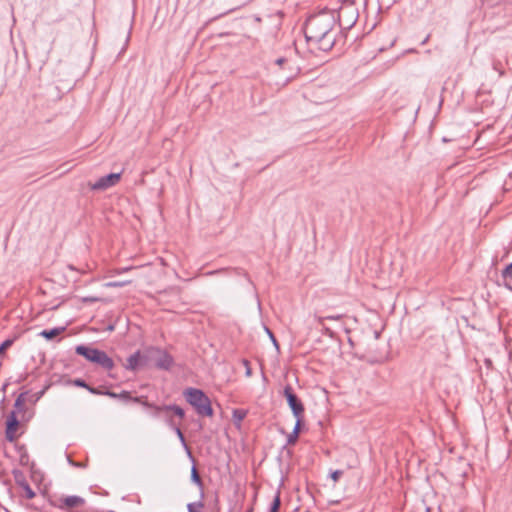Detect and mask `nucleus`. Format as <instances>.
Listing matches in <instances>:
<instances>
[{
    "instance_id": "obj_12",
    "label": "nucleus",
    "mask_w": 512,
    "mask_h": 512,
    "mask_svg": "<svg viewBox=\"0 0 512 512\" xmlns=\"http://www.w3.org/2000/svg\"><path fill=\"white\" fill-rule=\"evenodd\" d=\"M145 359L146 357L142 356L140 351H136L127 358L125 368L127 370L135 371L140 366L145 365Z\"/></svg>"
},
{
    "instance_id": "obj_17",
    "label": "nucleus",
    "mask_w": 512,
    "mask_h": 512,
    "mask_svg": "<svg viewBox=\"0 0 512 512\" xmlns=\"http://www.w3.org/2000/svg\"><path fill=\"white\" fill-rule=\"evenodd\" d=\"M65 329V327H54L51 329H44L39 333V335L45 338L46 340H53L54 338L62 334L65 331Z\"/></svg>"
},
{
    "instance_id": "obj_45",
    "label": "nucleus",
    "mask_w": 512,
    "mask_h": 512,
    "mask_svg": "<svg viewBox=\"0 0 512 512\" xmlns=\"http://www.w3.org/2000/svg\"><path fill=\"white\" fill-rule=\"evenodd\" d=\"M74 466L76 467H84V465L80 464V463H73Z\"/></svg>"
},
{
    "instance_id": "obj_7",
    "label": "nucleus",
    "mask_w": 512,
    "mask_h": 512,
    "mask_svg": "<svg viewBox=\"0 0 512 512\" xmlns=\"http://www.w3.org/2000/svg\"><path fill=\"white\" fill-rule=\"evenodd\" d=\"M147 352L155 357V367L158 369L169 371L174 365L172 355L161 348L151 347Z\"/></svg>"
},
{
    "instance_id": "obj_26",
    "label": "nucleus",
    "mask_w": 512,
    "mask_h": 512,
    "mask_svg": "<svg viewBox=\"0 0 512 512\" xmlns=\"http://www.w3.org/2000/svg\"><path fill=\"white\" fill-rule=\"evenodd\" d=\"M14 341H15V338H9V339H6L5 341H3L0 344V355L5 353V351L13 345Z\"/></svg>"
},
{
    "instance_id": "obj_2",
    "label": "nucleus",
    "mask_w": 512,
    "mask_h": 512,
    "mask_svg": "<svg viewBox=\"0 0 512 512\" xmlns=\"http://www.w3.org/2000/svg\"><path fill=\"white\" fill-rule=\"evenodd\" d=\"M183 396L199 416L212 417L214 415L211 400L203 390L188 387L183 391Z\"/></svg>"
},
{
    "instance_id": "obj_19",
    "label": "nucleus",
    "mask_w": 512,
    "mask_h": 512,
    "mask_svg": "<svg viewBox=\"0 0 512 512\" xmlns=\"http://www.w3.org/2000/svg\"><path fill=\"white\" fill-rule=\"evenodd\" d=\"M12 475H13V478L15 480V483L19 486V487H23L25 484H27V480H26V476L24 474V472L20 469H13L12 470Z\"/></svg>"
},
{
    "instance_id": "obj_4",
    "label": "nucleus",
    "mask_w": 512,
    "mask_h": 512,
    "mask_svg": "<svg viewBox=\"0 0 512 512\" xmlns=\"http://www.w3.org/2000/svg\"><path fill=\"white\" fill-rule=\"evenodd\" d=\"M48 502L55 508L68 511L83 506L85 504V499L77 495L66 497L50 496Z\"/></svg>"
},
{
    "instance_id": "obj_1",
    "label": "nucleus",
    "mask_w": 512,
    "mask_h": 512,
    "mask_svg": "<svg viewBox=\"0 0 512 512\" xmlns=\"http://www.w3.org/2000/svg\"><path fill=\"white\" fill-rule=\"evenodd\" d=\"M336 15L334 10H323L311 15L305 22L304 34L308 43H313L319 50L330 51L336 42Z\"/></svg>"
},
{
    "instance_id": "obj_43",
    "label": "nucleus",
    "mask_w": 512,
    "mask_h": 512,
    "mask_svg": "<svg viewBox=\"0 0 512 512\" xmlns=\"http://www.w3.org/2000/svg\"><path fill=\"white\" fill-rule=\"evenodd\" d=\"M107 286H110V287H121L122 283H120V282H110V283L107 284Z\"/></svg>"
},
{
    "instance_id": "obj_34",
    "label": "nucleus",
    "mask_w": 512,
    "mask_h": 512,
    "mask_svg": "<svg viewBox=\"0 0 512 512\" xmlns=\"http://www.w3.org/2000/svg\"><path fill=\"white\" fill-rule=\"evenodd\" d=\"M88 391L94 395H104V393H105V390H102L101 388H96L93 386H90V388H88Z\"/></svg>"
},
{
    "instance_id": "obj_30",
    "label": "nucleus",
    "mask_w": 512,
    "mask_h": 512,
    "mask_svg": "<svg viewBox=\"0 0 512 512\" xmlns=\"http://www.w3.org/2000/svg\"><path fill=\"white\" fill-rule=\"evenodd\" d=\"M304 416L305 415H301V416H294L295 419H296V423H295V426H294V430L297 431L298 433L301 432V429H302V426L304 425Z\"/></svg>"
},
{
    "instance_id": "obj_27",
    "label": "nucleus",
    "mask_w": 512,
    "mask_h": 512,
    "mask_svg": "<svg viewBox=\"0 0 512 512\" xmlns=\"http://www.w3.org/2000/svg\"><path fill=\"white\" fill-rule=\"evenodd\" d=\"M299 435L300 433L293 429L292 432L287 436V445H295L298 441Z\"/></svg>"
},
{
    "instance_id": "obj_38",
    "label": "nucleus",
    "mask_w": 512,
    "mask_h": 512,
    "mask_svg": "<svg viewBox=\"0 0 512 512\" xmlns=\"http://www.w3.org/2000/svg\"><path fill=\"white\" fill-rule=\"evenodd\" d=\"M243 364L245 365L246 375L251 376L252 369L250 367V362L247 359H243Z\"/></svg>"
},
{
    "instance_id": "obj_16",
    "label": "nucleus",
    "mask_w": 512,
    "mask_h": 512,
    "mask_svg": "<svg viewBox=\"0 0 512 512\" xmlns=\"http://www.w3.org/2000/svg\"><path fill=\"white\" fill-rule=\"evenodd\" d=\"M503 285L512 291V262L501 271Z\"/></svg>"
},
{
    "instance_id": "obj_14",
    "label": "nucleus",
    "mask_w": 512,
    "mask_h": 512,
    "mask_svg": "<svg viewBox=\"0 0 512 512\" xmlns=\"http://www.w3.org/2000/svg\"><path fill=\"white\" fill-rule=\"evenodd\" d=\"M191 481L198 486V488L200 490V497H201V499H204V497H205L204 482H203L195 464H193V466L191 468Z\"/></svg>"
},
{
    "instance_id": "obj_28",
    "label": "nucleus",
    "mask_w": 512,
    "mask_h": 512,
    "mask_svg": "<svg viewBox=\"0 0 512 512\" xmlns=\"http://www.w3.org/2000/svg\"><path fill=\"white\" fill-rule=\"evenodd\" d=\"M101 300H102V298H100L98 296H85V297L80 298V301L85 304H92V303L100 302Z\"/></svg>"
},
{
    "instance_id": "obj_39",
    "label": "nucleus",
    "mask_w": 512,
    "mask_h": 512,
    "mask_svg": "<svg viewBox=\"0 0 512 512\" xmlns=\"http://www.w3.org/2000/svg\"><path fill=\"white\" fill-rule=\"evenodd\" d=\"M49 387H50V385H46L41 391L37 392L35 394V397H36L35 401L39 400L45 394V392L48 390Z\"/></svg>"
},
{
    "instance_id": "obj_3",
    "label": "nucleus",
    "mask_w": 512,
    "mask_h": 512,
    "mask_svg": "<svg viewBox=\"0 0 512 512\" xmlns=\"http://www.w3.org/2000/svg\"><path fill=\"white\" fill-rule=\"evenodd\" d=\"M335 15L336 23L338 22L340 29L349 30L359 18L358 7L353 0H344Z\"/></svg>"
},
{
    "instance_id": "obj_9",
    "label": "nucleus",
    "mask_w": 512,
    "mask_h": 512,
    "mask_svg": "<svg viewBox=\"0 0 512 512\" xmlns=\"http://www.w3.org/2000/svg\"><path fill=\"white\" fill-rule=\"evenodd\" d=\"M5 438L8 442H14L17 439V430L20 422L17 418L16 411H11L6 419Z\"/></svg>"
},
{
    "instance_id": "obj_32",
    "label": "nucleus",
    "mask_w": 512,
    "mask_h": 512,
    "mask_svg": "<svg viewBox=\"0 0 512 512\" xmlns=\"http://www.w3.org/2000/svg\"><path fill=\"white\" fill-rule=\"evenodd\" d=\"M321 331L324 335L330 337V338H334L335 337V332L332 331L329 327H327L326 325H323V328H321Z\"/></svg>"
},
{
    "instance_id": "obj_10",
    "label": "nucleus",
    "mask_w": 512,
    "mask_h": 512,
    "mask_svg": "<svg viewBox=\"0 0 512 512\" xmlns=\"http://www.w3.org/2000/svg\"><path fill=\"white\" fill-rule=\"evenodd\" d=\"M100 349L88 345H77L75 352L77 355L84 357L87 361L94 363Z\"/></svg>"
},
{
    "instance_id": "obj_46",
    "label": "nucleus",
    "mask_w": 512,
    "mask_h": 512,
    "mask_svg": "<svg viewBox=\"0 0 512 512\" xmlns=\"http://www.w3.org/2000/svg\"><path fill=\"white\" fill-rule=\"evenodd\" d=\"M246 512H253V508H252V507H250L249 509H247V511H246Z\"/></svg>"
},
{
    "instance_id": "obj_24",
    "label": "nucleus",
    "mask_w": 512,
    "mask_h": 512,
    "mask_svg": "<svg viewBox=\"0 0 512 512\" xmlns=\"http://www.w3.org/2000/svg\"><path fill=\"white\" fill-rule=\"evenodd\" d=\"M18 451H19V453H20V459H19L20 464H21L22 466H26V465H28V462H29V455H28V453H27V450H26L25 446H24V445L19 446V447H18Z\"/></svg>"
},
{
    "instance_id": "obj_20",
    "label": "nucleus",
    "mask_w": 512,
    "mask_h": 512,
    "mask_svg": "<svg viewBox=\"0 0 512 512\" xmlns=\"http://www.w3.org/2000/svg\"><path fill=\"white\" fill-rule=\"evenodd\" d=\"M248 411L245 409H234L232 412V418L236 425H240V423L245 419L247 416Z\"/></svg>"
},
{
    "instance_id": "obj_21",
    "label": "nucleus",
    "mask_w": 512,
    "mask_h": 512,
    "mask_svg": "<svg viewBox=\"0 0 512 512\" xmlns=\"http://www.w3.org/2000/svg\"><path fill=\"white\" fill-rule=\"evenodd\" d=\"M180 425L181 423L180 422H176V420H169V427L175 431V433L177 434L178 438L180 439V441L185 444L186 440H185V436L180 428Z\"/></svg>"
},
{
    "instance_id": "obj_36",
    "label": "nucleus",
    "mask_w": 512,
    "mask_h": 512,
    "mask_svg": "<svg viewBox=\"0 0 512 512\" xmlns=\"http://www.w3.org/2000/svg\"><path fill=\"white\" fill-rule=\"evenodd\" d=\"M314 320L316 321L317 323V326L323 328V325H325V316H319V315H314Z\"/></svg>"
},
{
    "instance_id": "obj_22",
    "label": "nucleus",
    "mask_w": 512,
    "mask_h": 512,
    "mask_svg": "<svg viewBox=\"0 0 512 512\" xmlns=\"http://www.w3.org/2000/svg\"><path fill=\"white\" fill-rule=\"evenodd\" d=\"M204 508L203 499L200 498L199 501L191 502L187 504L188 512H200Z\"/></svg>"
},
{
    "instance_id": "obj_37",
    "label": "nucleus",
    "mask_w": 512,
    "mask_h": 512,
    "mask_svg": "<svg viewBox=\"0 0 512 512\" xmlns=\"http://www.w3.org/2000/svg\"><path fill=\"white\" fill-rule=\"evenodd\" d=\"M314 320L316 321L317 323V326L323 328V325H325V316H319V315H314Z\"/></svg>"
},
{
    "instance_id": "obj_13",
    "label": "nucleus",
    "mask_w": 512,
    "mask_h": 512,
    "mask_svg": "<svg viewBox=\"0 0 512 512\" xmlns=\"http://www.w3.org/2000/svg\"><path fill=\"white\" fill-rule=\"evenodd\" d=\"M94 364H97L103 370L108 372H110L115 366L113 359L109 357L108 354L103 350L99 351L97 357L95 358Z\"/></svg>"
},
{
    "instance_id": "obj_23",
    "label": "nucleus",
    "mask_w": 512,
    "mask_h": 512,
    "mask_svg": "<svg viewBox=\"0 0 512 512\" xmlns=\"http://www.w3.org/2000/svg\"><path fill=\"white\" fill-rule=\"evenodd\" d=\"M280 507H281L280 491H277V493L270 505L269 512H279Z\"/></svg>"
},
{
    "instance_id": "obj_41",
    "label": "nucleus",
    "mask_w": 512,
    "mask_h": 512,
    "mask_svg": "<svg viewBox=\"0 0 512 512\" xmlns=\"http://www.w3.org/2000/svg\"><path fill=\"white\" fill-rule=\"evenodd\" d=\"M164 417H165V421L168 426H169V420H175V418H174L175 416L173 415V413L164 414Z\"/></svg>"
},
{
    "instance_id": "obj_40",
    "label": "nucleus",
    "mask_w": 512,
    "mask_h": 512,
    "mask_svg": "<svg viewBox=\"0 0 512 512\" xmlns=\"http://www.w3.org/2000/svg\"><path fill=\"white\" fill-rule=\"evenodd\" d=\"M266 331L268 332L269 336H270V339L272 340V342L274 343V345L278 348V342H277V339L276 337L274 336V334L268 329L266 328Z\"/></svg>"
},
{
    "instance_id": "obj_48",
    "label": "nucleus",
    "mask_w": 512,
    "mask_h": 512,
    "mask_svg": "<svg viewBox=\"0 0 512 512\" xmlns=\"http://www.w3.org/2000/svg\"><path fill=\"white\" fill-rule=\"evenodd\" d=\"M426 512H431V509H430V508H427V509H426Z\"/></svg>"
},
{
    "instance_id": "obj_11",
    "label": "nucleus",
    "mask_w": 512,
    "mask_h": 512,
    "mask_svg": "<svg viewBox=\"0 0 512 512\" xmlns=\"http://www.w3.org/2000/svg\"><path fill=\"white\" fill-rule=\"evenodd\" d=\"M104 395L114 398V399H120L125 402L133 401L135 403H140L142 405H143V402H148L147 400H143V397H132L131 393L129 391H122L121 393L118 394L111 390L106 389Z\"/></svg>"
},
{
    "instance_id": "obj_44",
    "label": "nucleus",
    "mask_w": 512,
    "mask_h": 512,
    "mask_svg": "<svg viewBox=\"0 0 512 512\" xmlns=\"http://www.w3.org/2000/svg\"><path fill=\"white\" fill-rule=\"evenodd\" d=\"M430 35H427V37L421 42L422 45H425L429 40Z\"/></svg>"
},
{
    "instance_id": "obj_15",
    "label": "nucleus",
    "mask_w": 512,
    "mask_h": 512,
    "mask_svg": "<svg viewBox=\"0 0 512 512\" xmlns=\"http://www.w3.org/2000/svg\"><path fill=\"white\" fill-rule=\"evenodd\" d=\"M226 271H232L237 276H243V277H245L251 283V279H250V276H249L248 272L245 269L240 268V267L222 268V269L210 271L207 274L208 275H215V274H220V273H223V272H226Z\"/></svg>"
},
{
    "instance_id": "obj_18",
    "label": "nucleus",
    "mask_w": 512,
    "mask_h": 512,
    "mask_svg": "<svg viewBox=\"0 0 512 512\" xmlns=\"http://www.w3.org/2000/svg\"><path fill=\"white\" fill-rule=\"evenodd\" d=\"M27 394H28V392H23V393L19 394V396L16 398L15 403H14V408H15L14 411H16V414L25 411V409H26L25 402H26Z\"/></svg>"
},
{
    "instance_id": "obj_6",
    "label": "nucleus",
    "mask_w": 512,
    "mask_h": 512,
    "mask_svg": "<svg viewBox=\"0 0 512 512\" xmlns=\"http://www.w3.org/2000/svg\"><path fill=\"white\" fill-rule=\"evenodd\" d=\"M143 406L152 409L154 411L153 416L159 417L161 414H169L173 413L175 417H178L180 420L184 419L185 411L183 408L176 404H164V405H156L151 402H143Z\"/></svg>"
},
{
    "instance_id": "obj_35",
    "label": "nucleus",
    "mask_w": 512,
    "mask_h": 512,
    "mask_svg": "<svg viewBox=\"0 0 512 512\" xmlns=\"http://www.w3.org/2000/svg\"><path fill=\"white\" fill-rule=\"evenodd\" d=\"M288 63L289 60L285 57H279L278 59L275 60V64L280 66L281 68H284V66Z\"/></svg>"
},
{
    "instance_id": "obj_42",
    "label": "nucleus",
    "mask_w": 512,
    "mask_h": 512,
    "mask_svg": "<svg viewBox=\"0 0 512 512\" xmlns=\"http://www.w3.org/2000/svg\"><path fill=\"white\" fill-rule=\"evenodd\" d=\"M341 318H342L341 315H327V316H325L326 320H339Z\"/></svg>"
},
{
    "instance_id": "obj_31",
    "label": "nucleus",
    "mask_w": 512,
    "mask_h": 512,
    "mask_svg": "<svg viewBox=\"0 0 512 512\" xmlns=\"http://www.w3.org/2000/svg\"><path fill=\"white\" fill-rule=\"evenodd\" d=\"M397 0H379V8L382 9H389L392 7Z\"/></svg>"
},
{
    "instance_id": "obj_47",
    "label": "nucleus",
    "mask_w": 512,
    "mask_h": 512,
    "mask_svg": "<svg viewBox=\"0 0 512 512\" xmlns=\"http://www.w3.org/2000/svg\"><path fill=\"white\" fill-rule=\"evenodd\" d=\"M290 78H292V75H288V76H286V79H287V80H288V79H290Z\"/></svg>"
},
{
    "instance_id": "obj_29",
    "label": "nucleus",
    "mask_w": 512,
    "mask_h": 512,
    "mask_svg": "<svg viewBox=\"0 0 512 512\" xmlns=\"http://www.w3.org/2000/svg\"><path fill=\"white\" fill-rule=\"evenodd\" d=\"M25 492V497L27 499H33L36 496V493L34 490L30 487L29 483L25 484L23 487H21Z\"/></svg>"
},
{
    "instance_id": "obj_25",
    "label": "nucleus",
    "mask_w": 512,
    "mask_h": 512,
    "mask_svg": "<svg viewBox=\"0 0 512 512\" xmlns=\"http://www.w3.org/2000/svg\"><path fill=\"white\" fill-rule=\"evenodd\" d=\"M70 383L76 387L84 388L86 390L90 388V385L82 378H76L74 380H71Z\"/></svg>"
},
{
    "instance_id": "obj_33",
    "label": "nucleus",
    "mask_w": 512,
    "mask_h": 512,
    "mask_svg": "<svg viewBox=\"0 0 512 512\" xmlns=\"http://www.w3.org/2000/svg\"><path fill=\"white\" fill-rule=\"evenodd\" d=\"M343 471L342 470H335L331 472L330 476L334 482H338L339 479L342 477Z\"/></svg>"
},
{
    "instance_id": "obj_8",
    "label": "nucleus",
    "mask_w": 512,
    "mask_h": 512,
    "mask_svg": "<svg viewBox=\"0 0 512 512\" xmlns=\"http://www.w3.org/2000/svg\"><path fill=\"white\" fill-rule=\"evenodd\" d=\"M121 179V173H110L100 177L95 183L91 184L92 190L103 191L115 186Z\"/></svg>"
},
{
    "instance_id": "obj_5",
    "label": "nucleus",
    "mask_w": 512,
    "mask_h": 512,
    "mask_svg": "<svg viewBox=\"0 0 512 512\" xmlns=\"http://www.w3.org/2000/svg\"><path fill=\"white\" fill-rule=\"evenodd\" d=\"M283 396L285 397L293 416L305 415V406L290 384H287L284 387Z\"/></svg>"
}]
</instances>
